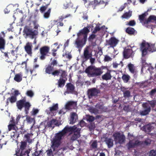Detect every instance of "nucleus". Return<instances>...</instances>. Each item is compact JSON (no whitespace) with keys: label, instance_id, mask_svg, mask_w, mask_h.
Returning <instances> with one entry per match:
<instances>
[{"label":"nucleus","instance_id":"obj_39","mask_svg":"<svg viewBox=\"0 0 156 156\" xmlns=\"http://www.w3.org/2000/svg\"><path fill=\"white\" fill-rule=\"evenodd\" d=\"M51 12V9L49 8L48 11L44 13V17L45 19L48 18L50 16Z\"/></svg>","mask_w":156,"mask_h":156},{"label":"nucleus","instance_id":"obj_1","mask_svg":"<svg viewBox=\"0 0 156 156\" xmlns=\"http://www.w3.org/2000/svg\"><path fill=\"white\" fill-rule=\"evenodd\" d=\"M58 62L56 60L54 59L45 68L46 73L51 74L54 76H58L61 73L60 78L58 80V87H63L65 85L66 81L67 80L66 77V72L61 69H55L54 66H56Z\"/></svg>","mask_w":156,"mask_h":156},{"label":"nucleus","instance_id":"obj_35","mask_svg":"<svg viewBox=\"0 0 156 156\" xmlns=\"http://www.w3.org/2000/svg\"><path fill=\"white\" fill-rule=\"evenodd\" d=\"M122 79L124 83H127L130 79V76L128 74H123L122 76Z\"/></svg>","mask_w":156,"mask_h":156},{"label":"nucleus","instance_id":"obj_21","mask_svg":"<svg viewBox=\"0 0 156 156\" xmlns=\"http://www.w3.org/2000/svg\"><path fill=\"white\" fill-rule=\"evenodd\" d=\"M76 106V103L73 101H68L65 105V108L66 109L69 110L75 109Z\"/></svg>","mask_w":156,"mask_h":156},{"label":"nucleus","instance_id":"obj_11","mask_svg":"<svg viewBox=\"0 0 156 156\" xmlns=\"http://www.w3.org/2000/svg\"><path fill=\"white\" fill-rule=\"evenodd\" d=\"M100 90L95 88H91L87 90V94L89 99L96 97L100 93Z\"/></svg>","mask_w":156,"mask_h":156},{"label":"nucleus","instance_id":"obj_15","mask_svg":"<svg viewBox=\"0 0 156 156\" xmlns=\"http://www.w3.org/2000/svg\"><path fill=\"white\" fill-rule=\"evenodd\" d=\"M8 127L9 131H10L12 130L15 131V132H13L14 134L13 135V136H16L17 137H19L20 133L18 131V129L16 125L9 123L8 126Z\"/></svg>","mask_w":156,"mask_h":156},{"label":"nucleus","instance_id":"obj_63","mask_svg":"<svg viewBox=\"0 0 156 156\" xmlns=\"http://www.w3.org/2000/svg\"><path fill=\"white\" fill-rule=\"evenodd\" d=\"M151 140L149 139H147L146 140L144 141V144L146 145L150 144L151 143Z\"/></svg>","mask_w":156,"mask_h":156},{"label":"nucleus","instance_id":"obj_18","mask_svg":"<svg viewBox=\"0 0 156 156\" xmlns=\"http://www.w3.org/2000/svg\"><path fill=\"white\" fill-rule=\"evenodd\" d=\"M77 127L76 126H74L72 127H69L68 126H66L61 132L65 135L68 132H73L76 129Z\"/></svg>","mask_w":156,"mask_h":156},{"label":"nucleus","instance_id":"obj_54","mask_svg":"<svg viewBox=\"0 0 156 156\" xmlns=\"http://www.w3.org/2000/svg\"><path fill=\"white\" fill-rule=\"evenodd\" d=\"M149 156H156V150H151L149 153Z\"/></svg>","mask_w":156,"mask_h":156},{"label":"nucleus","instance_id":"obj_58","mask_svg":"<svg viewBox=\"0 0 156 156\" xmlns=\"http://www.w3.org/2000/svg\"><path fill=\"white\" fill-rule=\"evenodd\" d=\"M112 59V58L108 55H105L104 59V61L105 62L111 61Z\"/></svg>","mask_w":156,"mask_h":156},{"label":"nucleus","instance_id":"obj_6","mask_svg":"<svg viewBox=\"0 0 156 156\" xmlns=\"http://www.w3.org/2000/svg\"><path fill=\"white\" fill-rule=\"evenodd\" d=\"M64 136V135L61 131L56 134L51 142V148L54 151L58 150V148L61 144V140Z\"/></svg>","mask_w":156,"mask_h":156},{"label":"nucleus","instance_id":"obj_3","mask_svg":"<svg viewBox=\"0 0 156 156\" xmlns=\"http://www.w3.org/2000/svg\"><path fill=\"white\" fill-rule=\"evenodd\" d=\"M104 68L103 66L100 67H96L90 66H88L85 69V72L87 74L88 77H99L103 73V70Z\"/></svg>","mask_w":156,"mask_h":156},{"label":"nucleus","instance_id":"obj_61","mask_svg":"<svg viewBox=\"0 0 156 156\" xmlns=\"http://www.w3.org/2000/svg\"><path fill=\"white\" fill-rule=\"evenodd\" d=\"M95 128V125L94 123L91 124L89 126V128L90 130H91Z\"/></svg>","mask_w":156,"mask_h":156},{"label":"nucleus","instance_id":"obj_52","mask_svg":"<svg viewBox=\"0 0 156 156\" xmlns=\"http://www.w3.org/2000/svg\"><path fill=\"white\" fill-rule=\"evenodd\" d=\"M32 23L34 25V28L37 30L39 27V25L37 23V21L36 20H33Z\"/></svg>","mask_w":156,"mask_h":156},{"label":"nucleus","instance_id":"obj_40","mask_svg":"<svg viewBox=\"0 0 156 156\" xmlns=\"http://www.w3.org/2000/svg\"><path fill=\"white\" fill-rule=\"evenodd\" d=\"M71 16V15L70 14H68L65 16H61L59 17L58 20L60 22H62L63 20L67 18L70 17Z\"/></svg>","mask_w":156,"mask_h":156},{"label":"nucleus","instance_id":"obj_9","mask_svg":"<svg viewBox=\"0 0 156 156\" xmlns=\"http://www.w3.org/2000/svg\"><path fill=\"white\" fill-rule=\"evenodd\" d=\"M23 31L27 36L29 37L32 39L34 38L38 34L37 30H33L32 29L27 27L24 28Z\"/></svg>","mask_w":156,"mask_h":156},{"label":"nucleus","instance_id":"obj_55","mask_svg":"<svg viewBox=\"0 0 156 156\" xmlns=\"http://www.w3.org/2000/svg\"><path fill=\"white\" fill-rule=\"evenodd\" d=\"M91 112L95 114H97L99 113V110L98 109L94 108L91 109Z\"/></svg>","mask_w":156,"mask_h":156},{"label":"nucleus","instance_id":"obj_14","mask_svg":"<svg viewBox=\"0 0 156 156\" xmlns=\"http://www.w3.org/2000/svg\"><path fill=\"white\" fill-rule=\"evenodd\" d=\"M119 40L114 37H112L107 41V44L110 46V47L114 48L118 44Z\"/></svg>","mask_w":156,"mask_h":156},{"label":"nucleus","instance_id":"obj_38","mask_svg":"<svg viewBox=\"0 0 156 156\" xmlns=\"http://www.w3.org/2000/svg\"><path fill=\"white\" fill-rule=\"evenodd\" d=\"M55 121V120L54 119H52L50 121L48 122L47 123V124L46 126H45V128L46 127L50 128L52 126V124L54 123Z\"/></svg>","mask_w":156,"mask_h":156},{"label":"nucleus","instance_id":"obj_22","mask_svg":"<svg viewBox=\"0 0 156 156\" xmlns=\"http://www.w3.org/2000/svg\"><path fill=\"white\" fill-rule=\"evenodd\" d=\"M78 119V115L75 112H72L70 115V118L69 120V123L71 124H73L75 123Z\"/></svg>","mask_w":156,"mask_h":156},{"label":"nucleus","instance_id":"obj_19","mask_svg":"<svg viewBox=\"0 0 156 156\" xmlns=\"http://www.w3.org/2000/svg\"><path fill=\"white\" fill-rule=\"evenodd\" d=\"M66 93L67 94H73L75 91V87L71 83H67L66 86Z\"/></svg>","mask_w":156,"mask_h":156},{"label":"nucleus","instance_id":"obj_32","mask_svg":"<svg viewBox=\"0 0 156 156\" xmlns=\"http://www.w3.org/2000/svg\"><path fill=\"white\" fill-rule=\"evenodd\" d=\"M22 76L20 74H16L14 78V80L18 82H20L22 80Z\"/></svg>","mask_w":156,"mask_h":156},{"label":"nucleus","instance_id":"obj_13","mask_svg":"<svg viewBox=\"0 0 156 156\" xmlns=\"http://www.w3.org/2000/svg\"><path fill=\"white\" fill-rule=\"evenodd\" d=\"M123 57L125 59H128L130 58H133L134 53L131 48H124L123 53Z\"/></svg>","mask_w":156,"mask_h":156},{"label":"nucleus","instance_id":"obj_31","mask_svg":"<svg viewBox=\"0 0 156 156\" xmlns=\"http://www.w3.org/2000/svg\"><path fill=\"white\" fill-rule=\"evenodd\" d=\"M135 31L134 28L131 27L127 28L126 30V33L130 35L134 34Z\"/></svg>","mask_w":156,"mask_h":156},{"label":"nucleus","instance_id":"obj_51","mask_svg":"<svg viewBox=\"0 0 156 156\" xmlns=\"http://www.w3.org/2000/svg\"><path fill=\"white\" fill-rule=\"evenodd\" d=\"M136 23L134 20H131L128 23H127V25L131 26H133L136 25Z\"/></svg>","mask_w":156,"mask_h":156},{"label":"nucleus","instance_id":"obj_47","mask_svg":"<svg viewBox=\"0 0 156 156\" xmlns=\"http://www.w3.org/2000/svg\"><path fill=\"white\" fill-rule=\"evenodd\" d=\"M123 96L125 98H129L130 96V92L129 90H127L126 92H125L123 93Z\"/></svg>","mask_w":156,"mask_h":156},{"label":"nucleus","instance_id":"obj_44","mask_svg":"<svg viewBox=\"0 0 156 156\" xmlns=\"http://www.w3.org/2000/svg\"><path fill=\"white\" fill-rule=\"evenodd\" d=\"M26 95L30 97H32L34 95V93L31 90H27L26 94Z\"/></svg>","mask_w":156,"mask_h":156},{"label":"nucleus","instance_id":"obj_16","mask_svg":"<svg viewBox=\"0 0 156 156\" xmlns=\"http://www.w3.org/2000/svg\"><path fill=\"white\" fill-rule=\"evenodd\" d=\"M149 11L148 10L147 11L144 12L141 15L139 16V20L140 23H142V25L145 26L147 27H148V26L147 25V23H146L147 20L145 19V17L148 15L147 12Z\"/></svg>","mask_w":156,"mask_h":156},{"label":"nucleus","instance_id":"obj_10","mask_svg":"<svg viewBox=\"0 0 156 156\" xmlns=\"http://www.w3.org/2000/svg\"><path fill=\"white\" fill-rule=\"evenodd\" d=\"M113 136L115 141L117 143L122 144L125 140V137L124 135L121 134L119 132L115 133L113 134Z\"/></svg>","mask_w":156,"mask_h":156},{"label":"nucleus","instance_id":"obj_49","mask_svg":"<svg viewBox=\"0 0 156 156\" xmlns=\"http://www.w3.org/2000/svg\"><path fill=\"white\" fill-rule=\"evenodd\" d=\"M98 144L96 140H94L91 146L93 149H96L97 148Z\"/></svg>","mask_w":156,"mask_h":156},{"label":"nucleus","instance_id":"obj_36","mask_svg":"<svg viewBox=\"0 0 156 156\" xmlns=\"http://www.w3.org/2000/svg\"><path fill=\"white\" fill-rule=\"evenodd\" d=\"M5 45V40L2 37H0V49H4Z\"/></svg>","mask_w":156,"mask_h":156},{"label":"nucleus","instance_id":"obj_56","mask_svg":"<svg viewBox=\"0 0 156 156\" xmlns=\"http://www.w3.org/2000/svg\"><path fill=\"white\" fill-rule=\"evenodd\" d=\"M9 123L13 124V125H16L17 124L16 121L15 120L14 118L13 117H11L10 121Z\"/></svg>","mask_w":156,"mask_h":156},{"label":"nucleus","instance_id":"obj_34","mask_svg":"<svg viewBox=\"0 0 156 156\" xmlns=\"http://www.w3.org/2000/svg\"><path fill=\"white\" fill-rule=\"evenodd\" d=\"M132 12L129 11L128 12L124 13L122 16L123 18L128 19L130 17L132 16Z\"/></svg>","mask_w":156,"mask_h":156},{"label":"nucleus","instance_id":"obj_8","mask_svg":"<svg viewBox=\"0 0 156 156\" xmlns=\"http://www.w3.org/2000/svg\"><path fill=\"white\" fill-rule=\"evenodd\" d=\"M50 48L48 46H44L40 48V59L41 60H45L46 57L49 56Z\"/></svg>","mask_w":156,"mask_h":156},{"label":"nucleus","instance_id":"obj_57","mask_svg":"<svg viewBox=\"0 0 156 156\" xmlns=\"http://www.w3.org/2000/svg\"><path fill=\"white\" fill-rule=\"evenodd\" d=\"M20 132L18 131L20 133V134H24L26 132L25 130L23 129V127L22 126H21V127L20 128Z\"/></svg>","mask_w":156,"mask_h":156},{"label":"nucleus","instance_id":"obj_5","mask_svg":"<svg viewBox=\"0 0 156 156\" xmlns=\"http://www.w3.org/2000/svg\"><path fill=\"white\" fill-rule=\"evenodd\" d=\"M20 148L16 151L15 155L16 156H29L30 151L29 149H26L27 143L26 141H21L20 142Z\"/></svg>","mask_w":156,"mask_h":156},{"label":"nucleus","instance_id":"obj_20","mask_svg":"<svg viewBox=\"0 0 156 156\" xmlns=\"http://www.w3.org/2000/svg\"><path fill=\"white\" fill-rule=\"evenodd\" d=\"M92 53L89 51L88 48H86L84 50L83 58L85 59L86 60H87L92 57Z\"/></svg>","mask_w":156,"mask_h":156},{"label":"nucleus","instance_id":"obj_53","mask_svg":"<svg viewBox=\"0 0 156 156\" xmlns=\"http://www.w3.org/2000/svg\"><path fill=\"white\" fill-rule=\"evenodd\" d=\"M123 109L124 110L127 112H130L131 110V108L129 105L125 106L123 107Z\"/></svg>","mask_w":156,"mask_h":156},{"label":"nucleus","instance_id":"obj_23","mask_svg":"<svg viewBox=\"0 0 156 156\" xmlns=\"http://www.w3.org/2000/svg\"><path fill=\"white\" fill-rule=\"evenodd\" d=\"M32 47L31 43L27 42L24 47V49L26 52L29 55L32 54Z\"/></svg>","mask_w":156,"mask_h":156},{"label":"nucleus","instance_id":"obj_64","mask_svg":"<svg viewBox=\"0 0 156 156\" xmlns=\"http://www.w3.org/2000/svg\"><path fill=\"white\" fill-rule=\"evenodd\" d=\"M69 39H68L66 41V42L64 44V48H65L66 47L68 46L69 44Z\"/></svg>","mask_w":156,"mask_h":156},{"label":"nucleus","instance_id":"obj_62","mask_svg":"<svg viewBox=\"0 0 156 156\" xmlns=\"http://www.w3.org/2000/svg\"><path fill=\"white\" fill-rule=\"evenodd\" d=\"M26 120L27 122L31 123L34 120V119L31 118L30 117H28L26 118Z\"/></svg>","mask_w":156,"mask_h":156},{"label":"nucleus","instance_id":"obj_60","mask_svg":"<svg viewBox=\"0 0 156 156\" xmlns=\"http://www.w3.org/2000/svg\"><path fill=\"white\" fill-rule=\"evenodd\" d=\"M39 112V110L37 109H33L32 111V114L33 115H35L37 114Z\"/></svg>","mask_w":156,"mask_h":156},{"label":"nucleus","instance_id":"obj_48","mask_svg":"<svg viewBox=\"0 0 156 156\" xmlns=\"http://www.w3.org/2000/svg\"><path fill=\"white\" fill-rule=\"evenodd\" d=\"M87 121L90 122H92L94 120L95 118L93 116L87 115Z\"/></svg>","mask_w":156,"mask_h":156},{"label":"nucleus","instance_id":"obj_29","mask_svg":"<svg viewBox=\"0 0 156 156\" xmlns=\"http://www.w3.org/2000/svg\"><path fill=\"white\" fill-rule=\"evenodd\" d=\"M139 142L137 141H136L135 143H134L132 140H130L127 144L128 148L130 149V148L134 147L136 145H138Z\"/></svg>","mask_w":156,"mask_h":156},{"label":"nucleus","instance_id":"obj_24","mask_svg":"<svg viewBox=\"0 0 156 156\" xmlns=\"http://www.w3.org/2000/svg\"><path fill=\"white\" fill-rule=\"evenodd\" d=\"M32 133H27L24 136V138L25 139L24 141H26L29 144L31 143L32 142V139L31 138L33 136Z\"/></svg>","mask_w":156,"mask_h":156},{"label":"nucleus","instance_id":"obj_30","mask_svg":"<svg viewBox=\"0 0 156 156\" xmlns=\"http://www.w3.org/2000/svg\"><path fill=\"white\" fill-rule=\"evenodd\" d=\"M129 70L132 74H134L136 72L135 67L133 64L129 63L128 65Z\"/></svg>","mask_w":156,"mask_h":156},{"label":"nucleus","instance_id":"obj_27","mask_svg":"<svg viewBox=\"0 0 156 156\" xmlns=\"http://www.w3.org/2000/svg\"><path fill=\"white\" fill-rule=\"evenodd\" d=\"M112 76L110 72H107L102 76V78L104 80H108L111 79Z\"/></svg>","mask_w":156,"mask_h":156},{"label":"nucleus","instance_id":"obj_37","mask_svg":"<svg viewBox=\"0 0 156 156\" xmlns=\"http://www.w3.org/2000/svg\"><path fill=\"white\" fill-rule=\"evenodd\" d=\"M58 108V104H54L52 106L49 108V110L51 112H53L56 111Z\"/></svg>","mask_w":156,"mask_h":156},{"label":"nucleus","instance_id":"obj_50","mask_svg":"<svg viewBox=\"0 0 156 156\" xmlns=\"http://www.w3.org/2000/svg\"><path fill=\"white\" fill-rule=\"evenodd\" d=\"M101 28L99 26L97 25L92 32L93 33H96L98 31H100L101 30Z\"/></svg>","mask_w":156,"mask_h":156},{"label":"nucleus","instance_id":"obj_2","mask_svg":"<svg viewBox=\"0 0 156 156\" xmlns=\"http://www.w3.org/2000/svg\"><path fill=\"white\" fill-rule=\"evenodd\" d=\"M88 27V26L84 27L80 30L77 34V37L75 40L74 44L78 49H81L86 43L88 34L90 32Z\"/></svg>","mask_w":156,"mask_h":156},{"label":"nucleus","instance_id":"obj_33","mask_svg":"<svg viewBox=\"0 0 156 156\" xmlns=\"http://www.w3.org/2000/svg\"><path fill=\"white\" fill-rule=\"evenodd\" d=\"M104 1L100 0L99 1L98 0H94L93 1L90 2L91 5H94L96 6L98 5H101V3H103Z\"/></svg>","mask_w":156,"mask_h":156},{"label":"nucleus","instance_id":"obj_17","mask_svg":"<svg viewBox=\"0 0 156 156\" xmlns=\"http://www.w3.org/2000/svg\"><path fill=\"white\" fill-rule=\"evenodd\" d=\"M80 129L79 128H76V129L73 132V134L71 136L70 140L72 141H75L79 138L80 135Z\"/></svg>","mask_w":156,"mask_h":156},{"label":"nucleus","instance_id":"obj_41","mask_svg":"<svg viewBox=\"0 0 156 156\" xmlns=\"http://www.w3.org/2000/svg\"><path fill=\"white\" fill-rule=\"evenodd\" d=\"M152 126L149 125H146L144 126V129L146 132H149L152 130Z\"/></svg>","mask_w":156,"mask_h":156},{"label":"nucleus","instance_id":"obj_45","mask_svg":"<svg viewBox=\"0 0 156 156\" xmlns=\"http://www.w3.org/2000/svg\"><path fill=\"white\" fill-rule=\"evenodd\" d=\"M147 102L150 104L152 108L154 107L156 105V101L155 100H152L151 101H148Z\"/></svg>","mask_w":156,"mask_h":156},{"label":"nucleus","instance_id":"obj_4","mask_svg":"<svg viewBox=\"0 0 156 156\" xmlns=\"http://www.w3.org/2000/svg\"><path fill=\"white\" fill-rule=\"evenodd\" d=\"M140 49L142 52V56L143 57H145L148 52L152 53L156 51L155 44L149 43L145 41H143L140 44Z\"/></svg>","mask_w":156,"mask_h":156},{"label":"nucleus","instance_id":"obj_43","mask_svg":"<svg viewBox=\"0 0 156 156\" xmlns=\"http://www.w3.org/2000/svg\"><path fill=\"white\" fill-rule=\"evenodd\" d=\"M121 64V66L122 67H123V64L122 62V61H121L120 62V63L119 64L117 63L116 62H113V67L114 68H117L118 65H119L120 64Z\"/></svg>","mask_w":156,"mask_h":156},{"label":"nucleus","instance_id":"obj_46","mask_svg":"<svg viewBox=\"0 0 156 156\" xmlns=\"http://www.w3.org/2000/svg\"><path fill=\"white\" fill-rule=\"evenodd\" d=\"M48 5L42 6L40 8V10L41 13H43L48 8Z\"/></svg>","mask_w":156,"mask_h":156},{"label":"nucleus","instance_id":"obj_42","mask_svg":"<svg viewBox=\"0 0 156 156\" xmlns=\"http://www.w3.org/2000/svg\"><path fill=\"white\" fill-rule=\"evenodd\" d=\"M149 94L151 98L155 96L156 95V88L151 90L149 92Z\"/></svg>","mask_w":156,"mask_h":156},{"label":"nucleus","instance_id":"obj_59","mask_svg":"<svg viewBox=\"0 0 156 156\" xmlns=\"http://www.w3.org/2000/svg\"><path fill=\"white\" fill-rule=\"evenodd\" d=\"M96 35L94 34H92L90 35L88 38V40L89 41H90L93 40V39L95 38Z\"/></svg>","mask_w":156,"mask_h":156},{"label":"nucleus","instance_id":"obj_25","mask_svg":"<svg viewBox=\"0 0 156 156\" xmlns=\"http://www.w3.org/2000/svg\"><path fill=\"white\" fill-rule=\"evenodd\" d=\"M105 142L107 145L108 148H110L113 146V141L111 138L106 137L105 138Z\"/></svg>","mask_w":156,"mask_h":156},{"label":"nucleus","instance_id":"obj_26","mask_svg":"<svg viewBox=\"0 0 156 156\" xmlns=\"http://www.w3.org/2000/svg\"><path fill=\"white\" fill-rule=\"evenodd\" d=\"M16 100L17 98L16 96L15 95L12 96L7 99L6 101V105H9V102L11 103H14L16 101Z\"/></svg>","mask_w":156,"mask_h":156},{"label":"nucleus","instance_id":"obj_28","mask_svg":"<svg viewBox=\"0 0 156 156\" xmlns=\"http://www.w3.org/2000/svg\"><path fill=\"white\" fill-rule=\"evenodd\" d=\"M154 21L155 22V23L156 24V16L154 15H151L147 20L146 23H147V25L149 23L151 22H153Z\"/></svg>","mask_w":156,"mask_h":156},{"label":"nucleus","instance_id":"obj_7","mask_svg":"<svg viewBox=\"0 0 156 156\" xmlns=\"http://www.w3.org/2000/svg\"><path fill=\"white\" fill-rule=\"evenodd\" d=\"M16 105L18 109L20 111L24 107L25 111L26 113L28 111L31 106L29 102L26 101V98L24 97L23 99L20 100L16 102Z\"/></svg>","mask_w":156,"mask_h":156},{"label":"nucleus","instance_id":"obj_12","mask_svg":"<svg viewBox=\"0 0 156 156\" xmlns=\"http://www.w3.org/2000/svg\"><path fill=\"white\" fill-rule=\"evenodd\" d=\"M142 107L144 110L140 111V114L142 116L148 115L151 110L150 106L146 102L142 104Z\"/></svg>","mask_w":156,"mask_h":156}]
</instances>
